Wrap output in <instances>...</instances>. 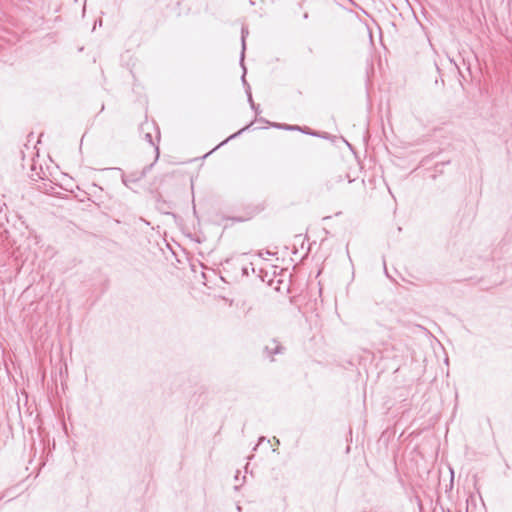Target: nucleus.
Masks as SVG:
<instances>
[{
	"instance_id": "3",
	"label": "nucleus",
	"mask_w": 512,
	"mask_h": 512,
	"mask_svg": "<svg viewBox=\"0 0 512 512\" xmlns=\"http://www.w3.org/2000/svg\"><path fill=\"white\" fill-rule=\"evenodd\" d=\"M242 51H241V64H243V61H244V53H245V49H246V44H245V38H246V35L248 34V31L245 27L242 28ZM243 67V70H244V73H243V76H242V80L243 82L245 83L246 80H245V74H246V68L244 67V65H242Z\"/></svg>"
},
{
	"instance_id": "7",
	"label": "nucleus",
	"mask_w": 512,
	"mask_h": 512,
	"mask_svg": "<svg viewBox=\"0 0 512 512\" xmlns=\"http://www.w3.org/2000/svg\"><path fill=\"white\" fill-rule=\"evenodd\" d=\"M248 101H249L250 105H252V103H254L251 93H248Z\"/></svg>"
},
{
	"instance_id": "5",
	"label": "nucleus",
	"mask_w": 512,
	"mask_h": 512,
	"mask_svg": "<svg viewBox=\"0 0 512 512\" xmlns=\"http://www.w3.org/2000/svg\"><path fill=\"white\" fill-rule=\"evenodd\" d=\"M274 126H276V127H278V128H284V129H287V130H296V129H299L298 127H295V126L280 125V124H275Z\"/></svg>"
},
{
	"instance_id": "6",
	"label": "nucleus",
	"mask_w": 512,
	"mask_h": 512,
	"mask_svg": "<svg viewBox=\"0 0 512 512\" xmlns=\"http://www.w3.org/2000/svg\"><path fill=\"white\" fill-rule=\"evenodd\" d=\"M249 126H246L244 128H242L241 130H239L237 133L231 135L227 140H230L232 138H235L237 135H239L241 132H243L244 130H246Z\"/></svg>"
},
{
	"instance_id": "8",
	"label": "nucleus",
	"mask_w": 512,
	"mask_h": 512,
	"mask_svg": "<svg viewBox=\"0 0 512 512\" xmlns=\"http://www.w3.org/2000/svg\"><path fill=\"white\" fill-rule=\"evenodd\" d=\"M251 108L254 109L256 113H258L259 106H256L255 103H252Z\"/></svg>"
},
{
	"instance_id": "4",
	"label": "nucleus",
	"mask_w": 512,
	"mask_h": 512,
	"mask_svg": "<svg viewBox=\"0 0 512 512\" xmlns=\"http://www.w3.org/2000/svg\"><path fill=\"white\" fill-rule=\"evenodd\" d=\"M145 140L152 146L155 148V151H156V159L158 158L159 156V148L158 146L154 143L153 141V137L150 133H146L145 134Z\"/></svg>"
},
{
	"instance_id": "2",
	"label": "nucleus",
	"mask_w": 512,
	"mask_h": 512,
	"mask_svg": "<svg viewBox=\"0 0 512 512\" xmlns=\"http://www.w3.org/2000/svg\"><path fill=\"white\" fill-rule=\"evenodd\" d=\"M284 350V346L275 339L270 340L264 347V353L267 357L271 358V360H274V355L284 353Z\"/></svg>"
},
{
	"instance_id": "1",
	"label": "nucleus",
	"mask_w": 512,
	"mask_h": 512,
	"mask_svg": "<svg viewBox=\"0 0 512 512\" xmlns=\"http://www.w3.org/2000/svg\"><path fill=\"white\" fill-rule=\"evenodd\" d=\"M150 167L151 166H146L141 171H134V172L129 173L128 175L123 174L122 175V183L125 186L129 187L130 184L139 182L141 179H143L146 176Z\"/></svg>"
}]
</instances>
